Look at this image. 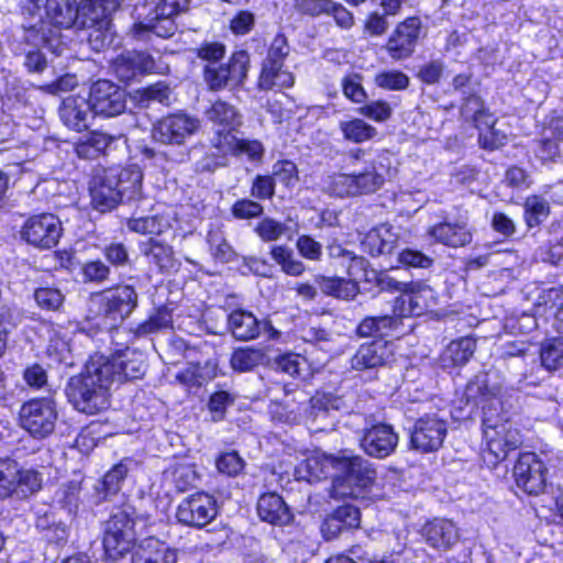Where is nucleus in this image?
Here are the masks:
<instances>
[{
    "label": "nucleus",
    "instance_id": "obj_50",
    "mask_svg": "<svg viewBox=\"0 0 563 563\" xmlns=\"http://www.w3.org/2000/svg\"><path fill=\"white\" fill-rule=\"evenodd\" d=\"M341 399L330 393H317L310 399V416L317 419L319 416H324L330 410L339 409Z\"/></svg>",
    "mask_w": 563,
    "mask_h": 563
},
{
    "label": "nucleus",
    "instance_id": "obj_36",
    "mask_svg": "<svg viewBox=\"0 0 563 563\" xmlns=\"http://www.w3.org/2000/svg\"><path fill=\"white\" fill-rule=\"evenodd\" d=\"M142 253L150 258L159 269H170L175 266L173 249L154 239H150L141 245Z\"/></svg>",
    "mask_w": 563,
    "mask_h": 563
},
{
    "label": "nucleus",
    "instance_id": "obj_15",
    "mask_svg": "<svg viewBox=\"0 0 563 563\" xmlns=\"http://www.w3.org/2000/svg\"><path fill=\"white\" fill-rule=\"evenodd\" d=\"M228 327L232 335L240 341L254 340L263 332H267L272 339L278 334L268 320H260L252 312L243 309L234 310L229 314Z\"/></svg>",
    "mask_w": 563,
    "mask_h": 563
},
{
    "label": "nucleus",
    "instance_id": "obj_41",
    "mask_svg": "<svg viewBox=\"0 0 563 563\" xmlns=\"http://www.w3.org/2000/svg\"><path fill=\"white\" fill-rule=\"evenodd\" d=\"M525 221L529 228L541 224L550 214L549 202L540 196H530L525 200Z\"/></svg>",
    "mask_w": 563,
    "mask_h": 563
},
{
    "label": "nucleus",
    "instance_id": "obj_34",
    "mask_svg": "<svg viewBox=\"0 0 563 563\" xmlns=\"http://www.w3.org/2000/svg\"><path fill=\"white\" fill-rule=\"evenodd\" d=\"M399 324V319L394 316L366 317L357 325L356 333L358 336H385L388 331Z\"/></svg>",
    "mask_w": 563,
    "mask_h": 563
},
{
    "label": "nucleus",
    "instance_id": "obj_57",
    "mask_svg": "<svg viewBox=\"0 0 563 563\" xmlns=\"http://www.w3.org/2000/svg\"><path fill=\"white\" fill-rule=\"evenodd\" d=\"M444 68L443 60L433 59L419 67L417 77L426 85H435L440 82Z\"/></svg>",
    "mask_w": 563,
    "mask_h": 563
},
{
    "label": "nucleus",
    "instance_id": "obj_55",
    "mask_svg": "<svg viewBox=\"0 0 563 563\" xmlns=\"http://www.w3.org/2000/svg\"><path fill=\"white\" fill-rule=\"evenodd\" d=\"M170 88L164 82H157L140 91V101L143 103L158 102L167 106L170 103Z\"/></svg>",
    "mask_w": 563,
    "mask_h": 563
},
{
    "label": "nucleus",
    "instance_id": "obj_60",
    "mask_svg": "<svg viewBox=\"0 0 563 563\" xmlns=\"http://www.w3.org/2000/svg\"><path fill=\"white\" fill-rule=\"evenodd\" d=\"M126 107V92L124 89L111 85L108 80V118L121 114Z\"/></svg>",
    "mask_w": 563,
    "mask_h": 563
},
{
    "label": "nucleus",
    "instance_id": "obj_5",
    "mask_svg": "<svg viewBox=\"0 0 563 563\" xmlns=\"http://www.w3.org/2000/svg\"><path fill=\"white\" fill-rule=\"evenodd\" d=\"M189 8V0H161L155 8V15L148 22L133 24L134 36L148 38L151 34L158 37L169 38L176 31L177 25L174 18Z\"/></svg>",
    "mask_w": 563,
    "mask_h": 563
},
{
    "label": "nucleus",
    "instance_id": "obj_63",
    "mask_svg": "<svg viewBox=\"0 0 563 563\" xmlns=\"http://www.w3.org/2000/svg\"><path fill=\"white\" fill-rule=\"evenodd\" d=\"M231 211L236 219H252L260 217L263 213L264 208L256 201L240 199L232 206Z\"/></svg>",
    "mask_w": 563,
    "mask_h": 563
},
{
    "label": "nucleus",
    "instance_id": "obj_30",
    "mask_svg": "<svg viewBox=\"0 0 563 563\" xmlns=\"http://www.w3.org/2000/svg\"><path fill=\"white\" fill-rule=\"evenodd\" d=\"M294 75L284 69V65L271 62H263L258 87L261 90H271L273 88H289L294 85Z\"/></svg>",
    "mask_w": 563,
    "mask_h": 563
},
{
    "label": "nucleus",
    "instance_id": "obj_32",
    "mask_svg": "<svg viewBox=\"0 0 563 563\" xmlns=\"http://www.w3.org/2000/svg\"><path fill=\"white\" fill-rule=\"evenodd\" d=\"M338 462H351V460H301L296 466L299 479L318 482L327 478L330 468L336 470Z\"/></svg>",
    "mask_w": 563,
    "mask_h": 563
},
{
    "label": "nucleus",
    "instance_id": "obj_61",
    "mask_svg": "<svg viewBox=\"0 0 563 563\" xmlns=\"http://www.w3.org/2000/svg\"><path fill=\"white\" fill-rule=\"evenodd\" d=\"M398 262L404 266L415 268H428L433 263L432 258L412 249L401 250L398 253Z\"/></svg>",
    "mask_w": 563,
    "mask_h": 563
},
{
    "label": "nucleus",
    "instance_id": "obj_8",
    "mask_svg": "<svg viewBox=\"0 0 563 563\" xmlns=\"http://www.w3.org/2000/svg\"><path fill=\"white\" fill-rule=\"evenodd\" d=\"M56 419L55 404L47 398L30 400L20 410L21 426L34 437L43 438L52 433Z\"/></svg>",
    "mask_w": 563,
    "mask_h": 563
},
{
    "label": "nucleus",
    "instance_id": "obj_40",
    "mask_svg": "<svg viewBox=\"0 0 563 563\" xmlns=\"http://www.w3.org/2000/svg\"><path fill=\"white\" fill-rule=\"evenodd\" d=\"M497 120L493 115H487V119L482 123L479 130L478 142L485 150L494 151L499 148L506 143L507 135L504 131L496 128Z\"/></svg>",
    "mask_w": 563,
    "mask_h": 563
},
{
    "label": "nucleus",
    "instance_id": "obj_59",
    "mask_svg": "<svg viewBox=\"0 0 563 563\" xmlns=\"http://www.w3.org/2000/svg\"><path fill=\"white\" fill-rule=\"evenodd\" d=\"M106 178L102 175H95L89 184L91 206L101 214L106 211Z\"/></svg>",
    "mask_w": 563,
    "mask_h": 563
},
{
    "label": "nucleus",
    "instance_id": "obj_37",
    "mask_svg": "<svg viewBox=\"0 0 563 563\" xmlns=\"http://www.w3.org/2000/svg\"><path fill=\"white\" fill-rule=\"evenodd\" d=\"M78 22L82 27L106 25V0H82L78 4Z\"/></svg>",
    "mask_w": 563,
    "mask_h": 563
},
{
    "label": "nucleus",
    "instance_id": "obj_4",
    "mask_svg": "<svg viewBox=\"0 0 563 563\" xmlns=\"http://www.w3.org/2000/svg\"><path fill=\"white\" fill-rule=\"evenodd\" d=\"M249 67L250 55L245 51H239L231 55L228 63L208 64L203 69V79L210 90H233L244 85Z\"/></svg>",
    "mask_w": 563,
    "mask_h": 563
},
{
    "label": "nucleus",
    "instance_id": "obj_46",
    "mask_svg": "<svg viewBox=\"0 0 563 563\" xmlns=\"http://www.w3.org/2000/svg\"><path fill=\"white\" fill-rule=\"evenodd\" d=\"M294 11L302 16L318 18L321 15H330V11L334 8L333 0H294Z\"/></svg>",
    "mask_w": 563,
    "mask_h": 563
},
{
    "label": "nucleus",
    "instance_id": "obj_35",
    "mask_svg": "<svg viewBox=\"0 0 563 563\" xmlns=\"http://www.w3.org/2000/svg\"><path fill=\"white\" fill-rule=\"evenodd\" d=\"M265 361L262 349L251 346L235 349L230 358V365L235 372L244 373L254 369Z\"/></svg>",
    "mask_w": 563,
    "mask_h": 563
},
{
    "label": "nucleus",
    "instance_id": "obj_45",
    "mask_svg": "<svg viewBox=\"0 0 563 563\" xmlns=\"http://www.w3.org/2000/svg\"><path fill=\"white\" fill-rule=\"evenodd\" d=\"M236 396L227 390H218L210 395L207 407L213 422L225 419L227 410L233 406Z\"/></svg>",
    "mask_w": 563,
    "mask_h": 563
},
{
    "label": "nucleus",
    "instance_id": "obj_53",
    "mask_svg": "<svg viewBox=\"0 0 563 563\" xmlns=\"http://www.w3.org/2000/svg\"><path fill=\"white\" fill-rule=\"evenodd\" d=\"M60 114L65 122L75 129L86 126L87 113L78 108L77 101L74 98H67L63 101Z\"/></svg>",
    "mask_w": 563,
    "mask_h": 563
},
{
    "label": "nucleus",
    "instance_id": "obj_44",
    "mask_svg": "<svg viewBox=\"0 0 563 563\" xmlns=\"http://www.w3.org/2000/svg\"><path fill=\"white\" fill-rule=\"evenodd\" d=\"M542 365L549 371L563 367V338L547 340L540 350Z\"/></svg>",
    "mask_w": 563,
    "mask_h": 563
},
{
    "label": "nucleus",
    "instance_id": "obj_64",
    "mask_svg": "<svg viewBox=\"0 0 563 563\" xmlns=\"http://www.w3.org/2000/svg\"><path fill=\"white\" fill-rule=\"evenodd\" d=\"M333 514L346 529H356L360 527L361 511L358 507L345 504L338 507Z\"/></svg>",
    "mask_w": 563,
    "mask_h": 563
},
{
    "label": "nucleus",
    "instance_id": "obj_20",
    "mask_svg": "<svg viewBox=\"0 0 563 563\" xmlns=\"http://www.w3.org/2000/svg\"><path fill=\"white\" fill-rule=\"evenodd\" d=\"M129 349L118 351L108 358V382L123 383L143 375V363Z\"/></svg>",
    "mask_w": 563,
    "mask_h": 563
},
{
    "label": "nucleus",
    "instance_id": "obj_56",
    "mask_svg": "<svg viewBox=\"0 0 563 563\" xmlns=\"http://www.w3.org/2000/svg\"><path fill=\"white\" fill-rule=\"evenodd\" d=\"M329 190L338 197L357 196L353 173L339 174L331 177Z\"/></svg>",
    "mask_w": 563,
    "mask_h": 563
},
{
    "label": "nucleus",
    "instance_id": "obj_29",
    "mask_svg": "<svg viewBox=\"0 0 563 563\" xmlns=\"http://www.w3.org/2000/svg\"><path fill=\"white\" fill-rule=\"evenodd\" d=\"M46 16L58 27L69 29L78 22V4L76 0H46Z\"/></svg>",
    "mask_w": 563,
    "mask_h": 563
},
{
    "label": "nucleus",
    "instance_id": "obj_2",
    "mask_svg": "<svg viewBox=\"0 0 563 563\" xmlns=\"http://www.w3.org/2000/svg\"><path fill=\"white\" fill-rule=\"evenodd\" d=\"M482 433L488 453L495 457H507L521 443L519 432L512 428L499 399L483 405Z\"/></svg>",
    "mask_w": 563,
    "mask_h": 563
},
{
    "label": "nucleus",
    "instance_id": "obj_12",
    "mask_svg": "<svg viewBox=\"0 0 563 563\" xmlns=\"http://www.w3.org/2000/svg\"><path fill=\"white\" fill-rule=\"evenodd\" d=\"M133 544V522L126 511L119 510L108 520V560L122 558Z\"/></svg>",
    "mask_w": 563,
    "mask_h": 563
},
{
    "label": "nucleus",
    "instance_id": "obj_25",
    "mask_svg": "<svg viewBox=\"0 0 563 563\" xmlns=\"http://www.w3.org/2000/svg\"><path fill=\"white\" fill-rule=\"evenodd\" d=\"M429 234L438 242L452 247L464 246L472 241V233L467 228L466 219L456 222L443 221L429 229Z\"/></svg>",
    "mask_w": 563,
    "mask_h": 563
},
{
    "label": "nucleus",
    "instance_id": "obj_43",
    "mask_svg": "<svg viewBox=\"0 0 563 563\" xmlns=\"http://www.w3.org/2000/svg\"><path fill=\"white\" fill-rule=\"evenodd\" d=\"M340 130L344 137L354 143H362L373 139L377 131L361 119L340 122Z\"/></svg>",
    "mask_w": 563,
    "mask_h": 563
},
{
    "label": "nucleus",
    "instance_id": "obj_47",
    "mask_svg": "<svg viewBox=\"0 0 563 563\" xmlns=\"http://www.w3.org/2000/svg\"><path fill=\"white\" fill-rule=\"evenodd\" d=\"M461 114L465 120L473 121L476 128L482 126L487 115H493V113L486 110L482 98L475 95H471L464 100L461 107Z\"/></svg>",
    "mask_w": 563,
    "mask_h": 563
},
{
    "label": "nucleus",
    "instance_id": "obj_14",
    "mask_svg": "<svg viewBox=\"0 0 563 563\" xmlns=\"http://www.w3.org/2000/svg\"><path fill=\"white\" fill-rule=\"evenodd\" d=\"M433 290L423 285L410 283L409 288L394 303L393 312L400 319L419 317L434 306Z\"/></svg>",
    "mask_w": 563,
    "mask_h": 563
},
{
    "label": "nucleus",
    "instance_id": "obj_39",
    "mask_svg": "<svg viewBox=\"0 0 563 563\" xmlns=\"http://www.w3.org/2000/svg\"><path fill=\"white\" fill-rule=\"evenodd\" d=\"M319 285L323 294L344 300L353 299L358 292L357 284L344 278L322 277Z\"/></svg>",
    "mask_w": 563,
    "mask_h": 563
},
{
    "label": "nucleus",
    "instance_id": "obj_23",
    "mask_svg": "<svg viewBox=\"0 0 563 563\" xmlns=\"http://www.w3.org/2000/svg\"><path fill=\"white\" fill-rule=\"evenodd\" d=\"M422 534L429 545L439 550H449L459 540V531L453 521L435 518L422 528Z\"/></svg>",
    "mask_w": 563,
    "mask_h": 563
},
{
    "label": "nucleus",
    "instance_id": "obj_31",
    "mask_svg": "<svg viewBox=\"0 0 563 563\" xmlns=\"http://www.w3.org/2000/svg\"><path fill=\"white\" fill-rule=\"evenodd\" d=\"M397 241V234L393 232L389 225L384 224L367 233L364 245L368 247L373 256H378L393 253Z\"/></svg>",
    "mask_w": 563,
    "mask_h": 563
},
{
    "label": "nucleus",
    "instance_id": "obj_1",
    "mask_svg": "<svg viewBox=\"0 0 563 563\" xmlns=\"http://www.w3.org/2000/svg\"><path fill=\"white\" fill-rule=\"evenodd\" d=\"M106 357L96 353L86 364V371L69 379L65 393L70 404L80 412L98 413L106 404L103 367Z\"/></svg>",
    "mask_w": 563,
    "mask_h": 563
},
{
    "label": "nucleus",
    "instance_id": "obj_33",
    "mask_svg": "<svg viewBox=\"0 0 563 563\" xmlns=\"http://www.w3.org/2000/svg\"><path fill=\"white\" fill-rule=\"evenodd\" d=\"M476 350V341L472 336H463L452 341L442 354L445 365L461 366L466 364Z\"/></svg>",
    "mask_w": 563,
    "mask_h": 563
},
{
    "label": "nucleus",
    "instance_id": "obj_42",
    "mask_svg": "<svg viewBox=\"0 0 563 563\" xmlns=\"http://www.w3.org/2000/svg\"><path fill=\"white\" fill-rule=\"evenodd\" d=\"M271 256L287 275L299 276L305 272L303 263L295 258L292 251L287 246H273L271 250Z\"/></svg>",
    "mask_w": 563,
    "mask_h": 563
},
{
    "label": "nucleus",
    "instance_id": "obj_6",
    "mask_svg": "<svg viewBox=\"0 0 563 563\" xmlns=\"http://www.w3.org/2000/svg\"><path fill=\"white\" fill-rule=\"evenodd\" d=\"M199 129L198 118L185 112H177L158 120L152 129V137L162 144L181 145Z\"/></svg>",
    "mask_w": 563,
    "mask_h": 563
},
{
    "label": "nucleus",
    "instance_id": "obj_22",
    "mask_svg": "<svg viewBox=\"0 0 563 563\" xmlns=\"http://www.w3.org/2000/svg\"><path fill=\"white\" fill-rule=\"evenodd\" d=\"M176 550L155 538L141 541L132 552L131 563H177Z\"/></svg>",
    "mask_w": 563,
    "mask_h": 563
},
{
    "label": "nucleus",
    "instance_id": "obj_3",
    "mask_svg": "<svg viewBox=\"0 0 563 563\" xmlns=\"http://www.w3.org/2000/svg\"><path fill=\"white\" fill-rule=\"evenodd\" d=\"M375 478L376 472L371 467L367 460L338 462L330 496L336 500L368 498Z\"/></svg>",
    "mask_w": 563,
    "mask_h": 563
},
{
    "label": "nucleus",
    "instance_id": "obj_54",
    "mask_svg": "<svg viewBox=\"0 0 563 563\" xmlns=\"http://www.w3.org/2000/svg\"><path fill=\"white\" fill-rule=\"evenodd\" d=\"M255 232L264 242H273L285 234L286 225L273 218H264L256 224Z\"/></svg>",
    "mask_w": 563,
    "mask_h": 563
},
{
    "label": "nucleus",
    "instance_id": "obj_21",
    "mask_svg": "<svg viewBox=\"0 0 563 563\" xmlns=\"http://www.w3.org/2000/svg\"><path fill=\"white\" fill-rule=\"evenodd\" d=\"M137 296L131 286L108 288V319L112 318L111 328H117L135 308Z\"/></svg>",
    "mask_w": 563,
    "mask_h": 563
},
{
    "label": "nucleus",
    "instance_id": "obj_28",
    "mask_svg": "<svg viewBox=\"0 0 563 563\" xmlns=\"http://www.w3.org/2000/svg\"><path fill=\"white\" fill-rule=\"evenodd\" d=\"M257 512L262 520L272 525L284 526L292 518L284 499L276 493H266L258 498Z\"/></svg>",
    "mask_w": 563,
    "mask_h": 563
},
{
    "label": "nucleus",
    "instance_id": "obj_11",
    "mask_svg": "<svg viewBox=\"0 0 563 563\" xmlns=\"http://www.w3.org/2000/svg\"><path fill=\"white\" fill-rule=\"evenodd\" d=\"M445 435V421L437 415H426L416 422L410 444L419 453H431L442 446Z\"/></svg>",
    "mask_w": 563,
    "mask_h": 563
},
{
    "label": "nucleus",
    "instance_id": "obj_13",
    "mask_svg": "<svg viewBox=\"0 0 563 563\" xmlns=\"http://www.w3.org/2000/svg\"><path fill=\"white\" fill-rule=\"evenodd\" d=\"M421 30V21L411 16L397 25L386 43V51L394 60L410 57L415 52Z\"/></svg>",
    "mask_w": 563,
    "mask_h": 563
},
{
    "label": "nucleus",
    "instance_id": "obj_62",
    "mask_svg": "<svg viewBox=\"0 0 563 563\" xmlns=\"http://www.w3.org/2000/svg\"><path fill=\"white\" fill-rule=\"evenodd\" d=\"M343 93L353 102L361 103L366 99L365 90L361 84V76L353 74L342 80Z\"/></svg>",
    "mask_w": 563,
    "mask_h": 563
},
{
    "label": "nucleus",
    "instance_id": "obj_18",
    "mask_svg": "<svg viewBox=\"0 0 563 563\" xmlns=\"http://www.w3.org/2000/svg\"><path fill=\"white\" fill-rule=\"evenodd\" d=\"M398 443V435L387 424H377L365 432L361 445L366 454L377 457L390 455Z\"/></svg>",
    "mask_w": 563,
    "mask_h": 563
},
{
    "label": "nucleus",
    "instance_id": "obj_58",
    "mask_svg": "<svg viewBox=\"0 0 563 563\" xmlns=\"http://www.w3.org/2000/svg\"><path fill=\"white\" fill-rule=\"evenodd\" d=\"M111 71L119 81L126 84L136 76L130 53L121 54L111 63Z\"/></svg>",
    "mask_w": 563,
    "mask_h": 563
},
{
    "label": "nucleus",
    "instance_id": "obj_17",
    "mask_svg": "<svg viewBox=\"0 0 563 563\" xmlns=\"http://www.w3.org/2000/svg\"><path fill=\"white\" fill-rule=\"evenodd\" d=\"M547 467L542 460H517L514 476L517 486L529 495H539L547 485Z\"/></svg>",
    "mask_w": 563,
    "mask_h": 563
},
{
    "label": "nucleus",
    "instance_id": "obj_27",
    "mask_svg": "<svg viewBox=\"0 0 563 563\" xmlns=\"http://www.w3.org/2000/svg\"><path fill=\"white\" fill-rule=\"evenodd\" d=\"M213 147L221 154L246 155L250 159H260L264 148L258 141L238 139L232 133L212 139Z\"/></svg>",
    "mask_w": 563,
    "mask_h": 563
},
{
    "label": "nucleus",
    "instance_id": "obj_16",
    "mask_svg": "<svg viewBox=\"0 0 563 563\" xmlns=\"http://www.w3.org/2000/svg\"><path fill=\"white\" fill-rule=\"evenodd\" d=\"M389 165L388 158L384 156L365 161L364 167L353 173L357 196L373 194L380 189L385 184Z\"/></svg>",
    "mask_w": 563,
    "mask_h": 563
},
{
    "label": "nucleus",
    "instance_id": "obj_48",
    "mask_svg": "<svg viewBox=\"0 0 563 563\" xmlns=\"http://www.w3.org/2000/svg\"><path fill=\"white\" fill-rule=\"evenodd\" d=\"M34 299L41 309L57 311L64 302V295L57 288L42 287L34 291Z\"/></svg>",
    "mask_w": 563,
    "mask_h": 563
},
{
    "label": "nucleus",
    "instance_id": "obj_10",
    "mask_svg": "<svg viewBox=\"0 0 563 563\" xmlns=\"http://www.w3.org/2000/svg\"><path fill=\"white\" fill-rule=\"evenodd\" d=\"M176 516L184 525L202 528L217 516L216 499L202 492L192 494L178 505Z\"/></svg>",
    "mask_w": 563,
    "mask_h": 563
},
{
    "label": "nucleus",
    "instance_id": "obj_52",
    "mask_svg": "<svg viewBox=\"0 0 563 563\" xmlns=\"http://www.w3.org/2000/svg\"><path fill=\"white\" fill-rule=\"evenodd\" d=\"M87 104L93 117L106 114V80L98 79L91 84Z\"/></svg>",
    "mask_w": 563,
    "mask_h": 563
},
{
    "label": "nucleus",
    "instance_id": "obj_19",
    "mask_svg": "<svg viewBox=\"0 0 563 563\" xmlns=\"http://www.w3.org/2000/svg\"><path fill=\"white\" fill-rule=\"evenodd\" d=\"M393 356L390 343L385 340H375L362 344L351 358V366L355 371H365L385 365Z\"/></svg>",
    "mask_w": 563,
    "mask_h": 563
},
{
    "label": "nucleus",
    "instance_id": "obj_26",
    "mask_svg": "<svg viewBox=\"0 0 563 563\" xmlns=\"http://www.w3.org/2000/svg\"><path fill=\"white\" fill-rule=\"evenodd\" d=\"M142 173L139 169L122 170L118 175L115 189L108 190V209L114 208L124 199L133 200L141 191Z\"/></svg>",
    "mask_w": 563,
    "mask_h": 563
},
{
    "label": "nucleus",
    "instance_id": "obj_38",
    "mask_svg": "<svg viewBox=\"0 0 563 563\" xmlns=\"http://www.w3.org/2000/svg\"><path fill=\"white\" fill-rule=\"evenodd\" d=\"M499 389L497 384H492L488 373H481L467 384L465 394L468 399L483 398L489 402L492 399H498L496 396Z\"/></svg>",
    "mask_w": 563,
    "mask_h": 563
},
{
    "label": "nucleus",
    "instance_id": "obj_9",
    "mask_svg": "<svg viewBox=\"0 0 563 563\" xmlns=\"http://www.w3.org/2000/svg\"><path fill=\"white\" fill-rule=\"evenodd\" d=\"M21 235L29 244L48 250L58 243L62 235V223L52 213L33 216L25 221Z\"/></svg>",
    "mask_w": 563,
    "mask_h": 563
},
{
    "label": "nucleus",
    "instance_id": "obj_7",
    "mask_svg": "<svg viewBox=\"0 0 563 563\" xmlns=\"http://www.w3.org/2000/svg\"><path fill=\"white\" fill-rule=\"evenodd\" d=\"M42 487V476L34 470H18L9 460L0 462V499L16 493L27 497Z\"/></svg>",
    "mask_w": 563,
    "mask_h": 563
},
{
    "label": "nucleus",
    "instance_id": "obj_49",
    "mask_svg": "<svg viewBox=\"0 0 563 563\" xmlns=\"http://www.w3.org/2000/svg\"><path fill=\"white\" fill-rule=\"evenodd\" d=\"M208 244L212 252V255L222 261L229 262L233 257V250L231 245L227 242L223 236V233L219 229L210 230L207 236Z\"/></svg>",
    "mask_w": 563,
    "mask_h": 563
},
{
    "label": "nucleus",
    "instance_id": "obj_51",
    "mask_svg": "<svg viewBox=\"0 0 563 563\" xmlns=\"http://www.w3.org/2000/svg\"><path fill=\"white\" fill-rule=\"evenodd\" d=\"M375 84L383 89L405 90L408 88L409 77L399 70L382 71L375 76Z\"/></svg>",
    "mask_w": 563,
    "mask_h": 563
},
{
    "label": "nucleus",
    "instance_id": "obj_24",
    "mask_svg": "<svg viewBox=\"0 0 563 563\" xmlns=\"http://www.w3.org/2000/svg\"><path fill=\"white\" fill-rule=\"evenodd\" d=\"M206 118L217 129L214 137L223 136V134L232 133L242 123V117L236 108L227 101L217 100L206 111Z\"/></svg>",
    "mask_w": 563,
    "mask_h": 563
}]
</instances>
